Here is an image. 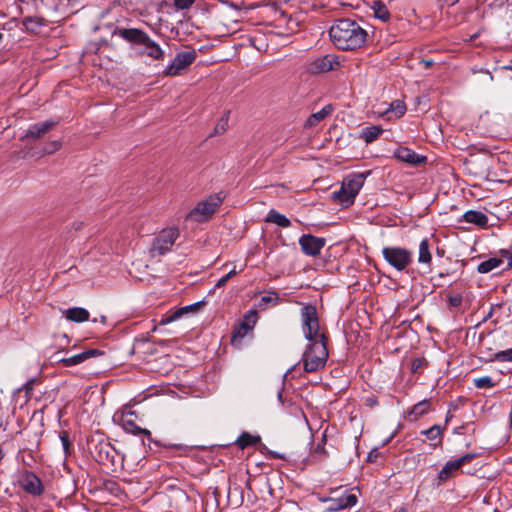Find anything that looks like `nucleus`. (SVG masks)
Listing matches in <instances>:
<instances>
[{"label":"nucleus","instance_id":"nucleus-7","mask_svg":"<svg viewBox=\"0 0 512 512\" xmlns=\"http://www.w3.org/2000/svg\"><path fill=\"white\" fill-rule=\"evenodd\" d=\"M385 261L399 272L407 271L413 263V252L400 246H385L382 249Z\"/></svg>","mask_w":512,"mask_h":512},{"label":"nucleus","instance_id":"nucleus-10","mask_svg":"<svg viewBox=\"0 0 512 512\" xmlns=\"http://www.w3.org/2000/svg\"><path fill=\"white\" fill-rule=\"evenodd\" d=\"M339 66L340 62L337 55L326 54L324 56L310 60L306 69L311 74H322L335 70Z\"/></svg>","mask_w":512,"mask_h":512},{"label":"nucleus","instance_id":"nucleus-9","mask_svg":"<svg viewBox=\"0 0 512 512\" xmlns=\"http://www.w3.org/2000/svg\"><path fill=\"white\" fill-rule=\"evenodd\" d=\"M179 232L176 228L163 229L160 234L154 239L151 246V253L153 255H164L174 245L175 240L178 238Z\"/></svg>","mask_w":512,"mask_h":512},{"label":"nucleus","instance_id":"nucleus-8","mask_svg":"<svg viewBox=\"0 0 512 512\" xmlns=\"http://www.w3.org/2000/svg\"><path fill=\"white\" fill-rule=\"evenodd\" d=\"M220 195H212L209 198L199 202L187 215V219L195 222H205L211 218L219 206L222 204Z\"/></svg>","mask_w":512,"mask_h":512},{"label":"nucleus","instance_id":"nucleus-48","mask_svg":"<svg viewBox=\"0 0 512 512\" xmlns=\"http://www.w3.org/2000/svg\"><path fill=\"white\" fill-rule=\"evenodd\" d=\"M35 382V379H30L23 385L22 389L25 391L26 394H30L32 392Z\"/></svg>","mask_w":512,"mask_h":512},{"label":"nucleus","instance_id":"nucleus-24","mask_svg":"<svg viewBox=\"0 0 512 512\" xmlns=\"http://www.w3.org/2000/svg\"><path fill=\"white\" fill-rule=\"evenodd\" d=\"M442 431L443 430L439 425H433L430 428L421 431V434L425 435L430 441H432V446L438 447L442 446L443 443Z\"/></svg>","mask_w":512,"mask_h":512},{"label":"nucleus","instance_id":"nucleus-22","mask_svg":"<svg viewBox=\"0 0 512 512\" xmlns=\"http://www.w3.org/2000/svg\"><path fill=\"white\" fill-rule=\"evenodd\" d=\"M65 318L71 322L82 323L89 320L90 313L82 307H72L63 311Z\"/></svg>","mask_w":512,"mask_h":512},{"label":"nucleus","instance_id":"nucleus-45","mask_svg":"<svg viewBox=\"0 0 512 512\" xmlns=\"http://www.w3.org/2000/svg\"><path fill=\"white\" fill-rule=\"evenodd\" d=\"M463 298L461 295L449 296L448 302L451 307H459L462 304Z\"/></svg>","mask_w":512,"mask_h":512},{"label":"nucleus","instance_id":"nucleus-36","mask_svg":"<svg viewBox=\"0 0 512 512\" xmlns=\"http://www.w3.org/2000/svg\"><path fill=\"white\" fill-rule=\"evenodd\" d=\"M252 329H253V326L249 322H247V321L241 322L233 330L232 341H234L237 338H243Z\"/></svg>","mask_w":512,"mask_h":512},{"label":"nucleus","instance_id":"nucleus-11","mask_svg":"<svg viewBox=\"0 0 512 512\" xmlns=\"http://www.w3.org/2000/svg\"><path fill=\"white\" fill-rule=\"evenodd\" d=\"M476 457H477L476 453H467L455 460L446 462V464L442 467V469L440 470V472L438 474L439 484L454 477L456 472L459 471V469L462 466L470 463Z\"/></svg>","mask_w":512,"mask_h":512},{"label":"nucleus","instance_id":"nucleus-26","mask_svg":"<svg viewBox=\"0 0 512 512\" xmlns=\"http://www.w3.org/2000/svg\"><path fill=\"white\" fill-rule=\"evenodd\" d=\"M418 263L430 266L432 263V254L430 252V243L427 238L421 240L419 244Z\"/></svg>","mask_w":512,"mask_h":512},{"label":"nucleus","instance_id":"nucleus-56","mask_svg":"<svg viewBox=\"0 0 512 512\" xmlns=\"http://www.w3.org/2000/svg\"><path fill=\"white\" fill-rule=\"evenodd\" d=\"M123 461H124V456H121V461H120L121 465H122Z\"/></svg>","mask_w":512,"mask_h":512},{"label":"nucleus","instance_id":"nucleus-41","mask_svg":"<svg viewBox=\"0 0 512 512\" xmlns=\"http://www.w3.org/2000/svg\"><path fill=\"white\" fill-rule=\"evenodd\" d=\"M389 110L393 111L397 117H401L406 112V105L403 101L396 100L391 103Z\"/></svg>","mask_w":512,"mask_h":512},{"label":"nucleus","instance_id":"nucleus-54","mask_svg":"<svg viewBox=\"0 0 512 512\" xmlns=\"http://www.w3.org/2000/svg\"><path fill=\"white\" fill-rule=\"evenodd\" d=\"M450 417H451L450 415L446 416V423L450 420Z\"/></svg>","mask_w":512,"mask_h":512},{"label":"nucleus","instance_id":"nucleus-17","mask_svg":"<svg viewBox=\"0 0 512 512\" xmlns=\"http://www.w3.org/2000/svg\"><path fill=\"white\" fill-rule=\"evenodd\" d=\"M394 157L410 165L418 166L426 162V157L417 154L414 150L408 147H398L394 152Z\"/></svg>","mask_w":512,"mask_h":512},{"label":"nucleus","instance_id":"nucleus-49","mask_svg":"<svg viewBox=\"0 0 512 512\" xmlns=\"http://www.w3.org/2000/svg\"><path fill=\"white\" fill-rule=\"evenodd\" d=\"M328 502H329V505L326 507L327 511H340V510H342L340 507H338V504L336 503L335 499H329Z\"/></svg>","mask_w":512,"mask_h":512},{"label":"nucleus","instance_id":"nucleus-34","mask_svg":"<svg viewBox=\"0 0 512 512\" xmlns=\"http://www.w3.org/2000/svg\"><path fill=\"white\" fill-rule=\"evenodd\" d=\"M271 295L262 296L257 304V308L265 310L269 305H277L279 303V297L276 292H270Z\"/></svg>","mask_w":512,"mask_h":512},{"label":"nucleus","instance_id":"nucleus-21","mask_svg":"<svg viewBox=\"0 0 512 512\" xmlns=\"http://www.w3.org/2000/svg\"><path fill=\"white\" fill-rule=\"evenodd\" d=\"M462 218L465 222L476 225L480 228L488 227V216L481 211L468 210L463 214Z\"/></svg>","mask_w":512,"mask_h":512},{"label":"nucleus","instance_id":"nucleus-12","mask_svg":"<svg viewBox=\"0 0 512 512\" xmlns=\"http://www.w3.org/2000/svg\"><path fill=\"white\" fill-rule=\"evenodd\" d=\"M326 244V240L312 234H304L299 238V245L302 252L311 257H316Z\"/></svg>","mask_w":512,"mask_h":512},{"label":"nucleus","instance_id":"nucleus-57","mask_svg":"<svg viewBox=\"0 0 512 512\" xmlns=\"http://www.w3.org/2000/svg\"><path fill=\"white\" fill-rule=\"evenodd\" d=\"M3 39V34L0 32V42L2 41Z\"/></svg>","mask_w":512,"mask_h":512},{"label":"nucleus","instance_id":"nucleus-37","mask_svg":"<svg viewBox=\"0 0 512 512\" xmlns=\"http://www.w3.org/2000/svg\"><path fill=\"white\" fill-rule=\"evenodd\" d=\"M429 407H430V401L426 400V399L422 400L412 407L410 414H413L416 419V418L421 417L424 414H426L429 410Z\"/></svg>","mask_w":512,"mask_h":512},{"label":"nucleus","instance_id":"nucleus-15","mask_svg":"<svg viewBox=\"0 0 512 512\" xmlns=\"http://www.w3.org/2000/svg\"><path fill=\"white\" fill-rule=\"evenodd\" d=\"M21 488L28 494L40 496L44 492V486L40 478L31 471H26L20 481Z\"/></svg>","mask_w":512,"mask_h":512},{"label":"nucleus","instance_id":"nucleus-27","mask_svg":"<svg viewBox=\"0 0 512 512\" xmlns=\"http://www.w3.org/2000/svg\"><path fill=\"white\" fill-rule=\"evenodd\" d=\"M383 129L380 126L371 125L361 130L360 138L366 143L374 142L381 134Z\"/></svg>","mask_w":512,"mask_h":512},{"label":"nucleus","instance_id":"nucleus-43","mask_svg":"<svg viewBox=\"0 0 512 512\" xmlns=\"http://www.w3.org/2000/svg\"><path fill=\"white\" fill-rule=\"evenodd\" d=\"M196 0H174V5L177 9L185 10L189 9Z\"/></svg>","mask_w":512,"mask_h":512},{"label":"nucleus","instance_id":"nucleus-35","mask_svg":"<svg viewBox=\"0 0 512 512\" xmlns=\"http://www.w3.org/2000/svg\"><path fill=\"white\" fill-rule=\"evenodd\" d=\"M229 114L230 112L227 111L219 120V122L216 124L213 132L208 137H213L215 135H221L223 134L227 128H228V122H229Z\"/></svg>","mask_w":512,"mask_h":512},{"label":"nucleus","instance_id":"nucleus-25","mask_svg":"<svg viewBox=\"0 0 512 512\" xmlns=\"http://www.w3.org/2000/svg\"><path fill=\"white\" fill-rule=\"evenodd\" d=\"M22 24L26 31L37 34L42 27L47 25V21L41 17H26Z\"/></svg>","mask_w":512,"mask_h":512},{"label":"nucleus","instance_id":"nucleus-29","mask_svg":"<svg viewBox=\"0 0 512 512\" xmlns=\"http://www.w3.org/2000/svg\"><path fill=\"white\" fill-rule=\"evenodd\" d=\"M371 9L375 18L383 22H387L390 19V12L383 2L379 0L373 1L371 4Z\"/></svg>","mask_w":512,"mask_h":512},{"label":"nucleus","instance_id":"nucleus-5","mask_svg":"<svg viewBox=\"0 0 512 512\" xmlns=\"http://www.w3.org/2000/svg\"><path fill=\"white\" fill-rule=\"evenodd\" d=\"M365 182V175L363 173H352L344 178L339 190L332 193L335 201L342 204L344 207L352 205L355 197L363 187Z\"/></svg>","mask_w":512,"mask_h":512},{"label":"nucleus","instance_id":"nucleus-38","mask_svg":"<svg viewBox=\"0 0 512 512\" xmlns=\"http://www.w3.org/2000/svg\"><path fill=\"white\" fill-rule=\"evenodd\" d=\"M59 437H60L65 455L66 456L71 455L74 451V448L69 439V433L67 431L63 430L60 432Z\"/></svg>","mask_w":512,"mask_h":512},{"label":"nucleus","instance_id":"nucleus-1","mask_svg":"<svg viewBox=\"0 0 512 512\" xmlns=\"http://www.w3.org/2000/svg\"><path fill=\"white\" fill-rule=\"evenodd\" d=\"M329 36L338 49L348 51L361 48L368 33L355 20L343 18L334 21L329 29Z\"/></svg>","mask_w":512,"mask_h":512},{"label":"nucleus","instance_id":"nucleus-2","mask_svg":"<svg viewBox=\"0 0 512 512\" xmlns=\"http://www.w3.org/2000/svg\"><path fill=\"white\" fill-rule=\"evenodd\" d=\"M114 34L131 44L141 46V55L148 56L154 60H163L164 51L143 30L138 28H118Z\"/></svg>","mask_w":512,"mask_h":512},{"label":"nucleus","instance_id":"nucleus-4","mask_svg":"<svg viewBox=\"0 0 512 512\" xmlns=\"http://www.w3.org/2000/svg\"><path fill=\"white\" fill-rule=\"evenodd\" d=\"M327 343L323 340L309 341L301 358L305 372L312 373L325 368L329 357Z\"/></svg>","mask_w":512,"mask_h":512},{"label":"nucleus","instance_id":"nucleus-13","mask_svg":"<svg viewBox=\"0 0 512 512\" xmlns=\"http://www.w3.org/2000/svg\"><path fill=\"white\" fill-rule=\"evenodd\" d=\"M195 58V51H182L178 53L172 63L167 67L166 74L170 76L178 75L181 70L190 66Z\"/></svg>","mask_w":512,"mask_h":512},{"label":"nucleus","instance_id":"nucleus-51","mask_svg":"<svg viewBox=\"0 0 512 512\" xmlns=\"http://www.w3.org/2000/svg\"><path fill=\"white\" fill-rule=\"evenodd\" d=\"M420 63L423 64L425 68H430L434 65V61L432 59H423Z\"/></svg>","mask_w":512,"mask_h":512},{"label":"nucleus","instance_id":"nucleus-3","mask_svg":"<svg viewBox=\"0 0 512 512\" xmlns=\"http://www.w3.org/2000/svg\"><path fill=\"white\" fill-rule=\"evenodd\" d=\"M301 328L308 341H328L327 330L320 325L317 309L312 304H305L301 309Z\"/></svg>","mask_w":512,"mask_h":512},{"label":"nucleus","instance_id":"nucleus-55","mask_svg":"<svg viewBox=\"0 0 512 512\" xmlns=\"http://www.w3.org/2000/svg\"><path fill=\"white\" fill-rule=\"evenodd\" d=\"M438 276H439L440 278H442V277H444V276H445V274H443V273H439V274H438Z\"/></svg>","mask_w":512,"mask_h":512},{"label":"nucleus","instance_id":"nucleus-14","mask_svg":"<svg viewBox=\"0 0 512 512\" xmlns=\"http://www.w3.org/2000/svg\"><path fill=\"white\" fill-rule=\"evenodd\" d=\"M56 120H46L44 122L34 123L29 126L25 131V134L21 137V140H39L45 137V135L56 125Z\"/></svg>","mask_w":512,"mask_h":512},{"label":"nucleus","instance_id":"nucleus-53","mask_svg":"<svg viewBox=\"0 0 512 512\" xmlns=\"http://www.w3.org/2000/svg\"><path fill=\"white\" fill-rule=\"evenodd\" d=\"M272 457L275 458V459H282L283 456L280 454V453H277V452H272Z\"/></svg>","mask_w":512,"mask_h":512},{"label":"nucleus","instance_id":"nucleus-16","mask_svg":"<svg viewBox=\"0 0 512 512\" xmlns=\"http://www.w3.org/2000/svg\"><path fill=\"white\" fill-rule=\"evenodd\" d=\"M41 3L47 10L60 14L72 13L79 5L78 0H41Z\"/></svg>","mask_w":512,"mask_h":512},{"label":"nucleus","instance_id":"nucleus-50","mask_svg":"<svg viewBox=\"0 0 512 512\" xmlns=\"http://www.w3.org/2000/svg\"><path fill=\"white\" fill-rule=\"evenodd\" d=\"M228 282V277H225V276H222L216 283L215 287L216 288H221L223 286L226 285V283Z\"/></svg>","mask_w":512,"mask_h":512},{"label":"nucleus","instance_id":"nucleus-46","mask_svg":"<svg viewBox=\"0 0 512 512\" xmlns=\"http://www.w3.org/2000/svg\"><path fill=\"white\" fill-rule=\"evenodd\" d=\"M244 321L249 322L253 327L256 324L257 321V311L256 310H250L246 313Z\"/></svg>","mask_w":512,"mask_h":512},{"label":"nucleus","instance_id":"nucleus-39","mask_svg":"<svg viewBox=\"0 0 512 512\" xmlns=\"http://www.w3.org/2000/svg\"><path fill=\"white\" fill-rule=\"evenodd\" d=\"M473 384L478 389L493 388L495 386V383L493 382V379L490 376H482L475 378L473 380Z\"/></svg>","mask_w":512,"mask_h":512},{"label":"nucleus","instance_id":"nucleus-42","mask_svg":"<svg viewBox=\"0 0 512 512\" xmlns=\"http://www.w3.org/2000/svg\"><path fill=\"white\" fill-rule=\"evenodd\" d=\"M60 147H61V143L57 140H54V141L47 143L43 147L42 152H43V154L49 155V154H52V153L58 151L60 149Z\"/></svg>","mask_w":512,"mask_h":512},{"label":"nucleus","instance_id":"nucleus-19","mask_svg":"<svg viewBox=\"0 0 512 512\" xmlns=\"http://www.w3.org/2000/svg\"><path fill=\"white\" fill-rule=\"evenodd\" d=\"M205 304L204 301H199L184 307H181L177 309L174 312H168L160 321V325H165L168 323H171L179 318H181L183 315L189 313V312H195L198 311L203 305Z\"/></svg>","mask_w":512,"mask_h":512},{"label":"nucleus","instance_id":"nucleus-40","mask_svg":"<svg viewBox=\"0 0 512 512\" xmlns=\"http://www.w3.org/2000/svg\"><path fill=\"white\" fill-rule=\"evenodd\" d=\"M428 362L424 357H418L413 359L411 363V371L413 373L421 374L424 368L427 366Z\"/></svg>","mask_w":512,"mask_h":512},{"label":"nucleus","instance_id":"nucleus-33","mask_svg":"<svg viewBox=\"0 0 512 512\" xmlns=\"http://www.w3.org/2000/svg\"><path fill=\"white\" fill-rule=\"evenodd\" d=\"M486 362L499 361V362H512V348L502 350L494 355H490L486 358L482 357Z\"/></svg>","mask_w":512,"mask_h":512},{"label":"nucleus","instance_id":"nucleus-31","mask_svg":"<svg viewBox=\"0 0 512 512\" xmlns=\"http://www.w3.org/2000/svg\"><path fill=\"white\" fill-rule=\"evenodd\" d=\"M503 263V260L502 258H498V257H491L489 258L488 260H485L483 262H481L478 266H477V271L478 273L480 274H486V273H489L491 272L492 270L500 267V265Z\"/></svg>","mask_w":512,"mask_h":512},{"label":"nucleus","instance_id":"nucleus-47","mask_svg":"<svg viewBox=\"0 0 512 512\" xmlns=\"http://www.w3.org/2000/svg\"><path fill=\"white\" fill-rule=\"evenodd\" d=\"M325 444H326V435L323 434L321 442L318 443L317 446L315 447V453H320V454L326 455Z\"/></svg>","mask_w":512,"mask_h":512},{"label":"nucleus","instance_id":"nucleus-18","mask_svg":"<svg viewBox=\"0 0 512 512\" xmlns=\"http://www.w3.org/2000/svg\"><path fill=\"white\" fill-rule=\"evenodd\" d=\"M102 354H103V352H101L98 349H88L86 351L75 354L73 356L58 359L57 362L59 364H61L63 367H71V366L79 365L94 356H98V355H102Z\"/></svg>","mask_w":512,"mask_h":512},{"label":"nucleus","instance_id":"nucleus-23","mask_svg":"<svg viewBox=\"0 0 512 512\" xmlns=\"http://www.w3.org/2000/svg\"><path fill=\"white\" fill-rule=\"evenodd\" d=\"M333 106L328 104L324 106L320 111L311 114L305 122V128H313L323 121L327 116L333 112Z\"/></svg>","mask_w":512,"mask_h":512},{"label":"nucleus","instance_id":"nucleus-30","mask_svg":"<svg viewBox=\"0 0 512 512\" xmlns=\"http://www.w3.org/2000/svg\"><path fill=\"white\" fill-rule=\"evenodd\" d=\"M265 221L268 223H274L280 227H289L291 225L290 220L284 214H281L274 209H271L268 212Z\"/></svg>","mask_w":512,"mask_h":512},{"label":"nucleus","instance_id":"nucleus-28","mask_svg":"<svg viewBox=\"0 0 512 512\" xmlns=\"http://www.w3.org/2000/svg\"><path fill=\"white\" fill-rule=\"evenodd\" d=\"M261 442V437L259 435H252L248 432H243L236 440V445L240 449H245L250 446H255Z\"/></svg>","mask_w":512,"mask_h":512},{"label":"nucleus","instance_id":"nucleus-20","mask_svg":"<svg viewBox=\"0 0 512 512\" xmlns=\"http://www.w3.org/2000/svg\"><path fill=\"white\" fill-rule=\"evenodd\" d=\"M134 413L130 412L121 417L122 428L133 435H144L148 439L151 437V432L148 429L139 427L134 420Z\"/></svg>","mask_w":512,"mask_h":512},{"label":"nucleus","instance_id":"nucleus-6","mask_svg":"<svg viewBox=\"0 0 512 512\" xmlns=\"http://www.w3.org/2000/svg\"><path fill=\"white\" fill-rule=\"evenodd\" d=\"M89 451L96 462L103 466H110L112 470L116 469L117 457H120V454L109 441L102 437L98 440L92 438L89 441Z\"/></svg>","mask_w":512,"mask_h":512},{"label":"nucleus","instance_id":"nucleus-52","mask_svg":"<svg viewBox=\"0 0 512 512\" xmlns=\"http://www.w3.org/2000/svg\"><path fill=\"white\" fill-rule=\"evenodd\" d=\"M238 272L236 271V269H232L230 272H228L226 275H224L225 277H228V280L235 276Z\"/></svg>","mask_w":512,"mask_h":512},{"label":"nucleus","instance_id":"nucleus-44","mask_svg":"<svg viewBox=\"0 0 512 512\" xmlns=\"http://www.w3.org/2000/svg\"><path fill=\"white\" fill-rule=\"evenodd\" d=\"M502 260H507V267L512 268V247L510 249H501L499 251Z\"/></svg>","mask_w":512,"mask_h":512},{"label":"nucleus","instance_id":"nucleus-32","mask_svg":"<svg viewBox=\"0 0 512 512\" xmlns=\"http://www.w3.org/2000/svg\"><path fill=\"white\" fill-rule=\"evenodd\" d=\"M335 500L338 504V507L343 510L355 506L357 503V496L355 494L345 492L340 497L335 498Z\"/></svg>","mask_w":512,"mask_h":512}]
</instances>
